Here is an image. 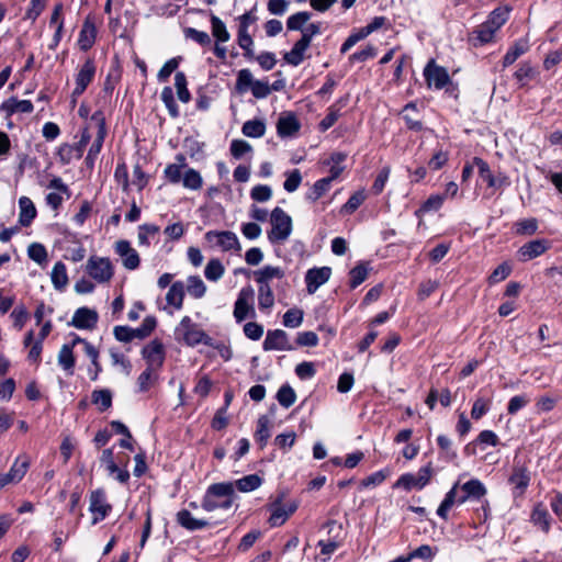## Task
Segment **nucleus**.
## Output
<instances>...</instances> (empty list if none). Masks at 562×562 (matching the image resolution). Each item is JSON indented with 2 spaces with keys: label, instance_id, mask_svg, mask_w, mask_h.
I'll list each match as a JSON object with an SVG mask.
<instances>
[{
  "label": "nucleus",
  "instance_id": "obj_1",
  "mask_svg": "<svg viewBox=\"0 0 562 562\" xmlns=\"http://www.w3.org/2000/svg\"><path fill=\"white\" fill-rule=\"evenodd\" d=\"M235 498L236 494L233 482L214 483L206 488L201 507L205 512L227 510L232 507Z\"/></svg>",
  "mask_w": 562,
  "mask_h": 562
},
{
  "label": "nucleus",
  "instance_id": "obj_2",
  "mask_svg": "<svg viewBox=\"0 0 562 562\" xmlns=\"http://www.w3.org/2000/svg\"><path fill=\"white\" fill-rule=\"evenodd\" d=\"M322 33V24L319 22L310 23L302 30L301 38L294 44L292 49L284 54V60L291 66H299L304 60V54L311 45L314 36Z\"/></svg>",
  "mask_w": 562,
  "mask_h": 562
},
{
  "label": "nucleus",
  "instance_id": "obj_3",
  "mask_svg": "<svg viewBox=\"0 0 562 562\" xmlns=\"http://www.w3.org/2000/svg\"><path fill=\"white\" fill-rule=\"evenodd\" d=\"M271 231L268 238L272 244L284 243L292 233V218L281 207L277 206L270 215Z\"/></svg>",
  "mask_w": 562,
  "mask_h": 562
},
{
  "label": "nucleus",
  "instance_id": "obj_4",
  "mask_svg": "<svg viewBox=\"0 0 562 562\" xmlns=\"http://www.w3.org/2000/svg\"><path fill=\"white\" fill-rule=\"evenodd\" d=\"M86 273L97 283H109L114 276V266L108 257L90 256L85 267Z\"/></svg>",
  "mask_w": 562,
  "mask_h": 562
},
{
  "label": "nucleus",
  "instance_id": "obj_5",
  "mask_svg": "<svg viewBox=\"0 0 562 562\" xmlns=\"http://www.w3.org/2000/svg\"><path fill=\"white\" fill-rule=\"evenodd\" d=\"M284 494H280L268 506L270 517L268 522L271 527L282 526L299 508L297 501H289L283 503Z\"/></svg>",
  "mask_w": 562,
  "mask_h": 562
},
{
  "label": "nucleus",
  "instance_id": "obj_6",
  "mask_svg": "<svg viewBox=\"0 0 562 562\" xmlns=\"http://www.w3.org/2000/svg\"><path fill=\"white\" fill-rule=\"evenodd\" d=\"M176 334L190 347H194L199 344L211 345V338L198 324H194L189 316H184L181 319L176 329Z\"/></svg>",
  "mask_w": 562,
  "mask_h": 562
},
{
  "label": "nucleus",
  "instance_id": "obj_7",
  "mask_svg": "<svg viewBox=\"0 0 562 562\" xmlns=\"http://www.w3.org/2000/svg\"><path fill=\"white\" fill-rule=\"evenodd\" d=\"M459 504L465 502H482V509L485 518L487 517L488 502L485 499L487 494L486 486L477 479H471L460 486Z\"/></svg>",
  "mask_w": 562,
  "mask_h": 562
},
{
  "label": "nucleus",
  "instance_id": "obj_8",
  "mask_svg": "<svg viewBox=\"0 0 562 562\" xmlns=\"http://www.w3.org/2000/svg\"><path fill=\"white\" fill-rule=\"evenodd\" d=\"M205 239L212 247H217L223 251H239L241 249L237 235L231 231H210L205 234Z\"/></svg>",
  "mask_w": 562,
  "mask_h": 562
},
{
  "label": "nucleus",
  "instance_id": "obj_9",
  "mask_svg": "<svg viewBox=\"0 0 562 562\" xmlns=\"http://www.w3.org/2000/svg\"><path fill=\"white\" fill-rule=\"evenodd\" d=\"M430 476V467H423L416 474L405 473L401 475L395 482L394 487L404 488L405 491L413 488L422 490L429 482Z\"/></svg>",
  "mask_w": 562,
  "mask_h": 562
},
{
  "label": "nucleus",
  "instance_id": "obj_10",
  "mask_svg": "<svg viewBox=\"0 0 562 562\" xmlns=\"http://www.w3.org/2000/svg\"><path fill=\"white\" fill-rule=\"evenodd\" d=\"M30 468V458L25 454L19 456L7 473L0 474V490L9 484H18L25 476Z\"/></svg>",
  "mask_w": 562,
  "mask_h": 562
},
{
  "label": "nucleus",
  "instance_id": "obj_11",
  "mask_svg": "<svg viewBox=\"0 0 562 562\" xmlns=\"http://www.w3.org/2000/svg\"><path fill=\"white\" fill-rule=\"evenodd\" d=\"M424 77L429 89L440 90L450 81L446 68L438 66L432 59L424 68Z\"/></svg>",
  "mask_w": 562,
  "mask_h": 562
},
{
  "label": "nucleus",
  "instance_id": "obj_12",
  "mask_svg": "<svg viewBox=\"0 0 562 562\" xmlns=\"http://www.w3.org/2000/svg\"><path fill=\"white\" fill-rule=\"evenodd\" d=\"M89 501V510L93 515L92 525H95L108 516L112 507L106 503L105 493L101 488L92 491Z\"/></svg>",
  "mask_w": 562,
  "mask_h": 562
},
{
  "label": "nucleus",
  "instance_id": "obj_13",
  "mask_svg": "<svg viewBox=\"0 0 562 562\" xmlns=\"http://www.w3.org/2000/svg\"><path fill=\"white\" fill-rule=\"evenodd\" d=\"M252 297L254 290L248 286L240 290L234 306V317L238 323L247 318L249 314L251 316L255 315V310L251 305Z\"/></svg>",
  "mask_w": 562,
  "mask_h": 562
},
{
  "label": "nucleus",
  "instance_id": "obj_14",
  "mask_svg": "<svg viewBox=\"0 0 562 562\" xmlns=\"http://www.w3.org/2000/svg\"><path fill=\"white\" fill-rule=\"evenodd\" d=\"M99 315L95 310L89 307H79L75 311L69 323L77 329L92 330L97 327Z\"/></svg>",
  "mask_w": 562,
  "mask_h": 562
},
{
  "label": "nucleus",
  "instance_id": "obj_15",
  "mask_svg": "<svg viewBox=\"0 0 562 562\" xmlns=\"http://www.w3.org/2000/svg\"><path fill=\"white\" fill-rule=\"evenodd\" d=\"M142 355L146 360L147 368H150V370H159L162 367L165 350L159 340L155 339L146 345L142 350Z\"/></svg>",
  "mask_w": 562,
  "mask_h": 562
},
{
  "label": "nucleus",
  "instance_id": "obj_16",
  "mask_svg": "<svg viewBox=\"0 0 562 562\" xmlns=\"http://www.w3.org/2000/svg\"><path fill=\"white\" fill-rule=\"evenodd\" d=\"M115 252L121 257L122 265L127 270H135L139 267L140 258L138 252L131 246L130 241L121 239L114 245Z\"/></svg>",
  "mask_w": 562,
  "mask_h": 562
},
{
  "label": "nucleus",
  "instance_id": "obj_17",
  "mask_svg": "<svg viewBox=\"0 0 562 562\" xmlns=\"http://www.w3.org/2000/svg\"><path fill=\"white\" fill-rule=\"evenodd\" d=\"M263 350H281L291 351L294 350V346L290 342L288 334L282 329L268 330L266 339L263 341Z\"/></svg>",
  "mask_w": 562,
  "mask_h": 562
},
{
  "label": "nucleus",
  "instance_id": "obj_18",
  "mask_svg": "<svg viewBox=\"0 0 562 562\" xmlns=\"http://www.w3.org/2000/svg\"><path fill=\"white\" fill-rule=\"evenodd\" d=\"M508 482L514 487V496H521L530 483V473L528 469L524 465L515 464Z\"/></svg>",
  "mask_w": 562,
  "mask_h": 562
},
{
  "label": "nucleus",
  "instance_id": "obj_19",
  "mask_svg": "<svg viewBox=\"0 0 562 562\" xmlns=\"http://www.w3.org/2000/svg\"><path fill=\"white\" fill-rule=\"evenodd\" d=\"M95 75V65L92 59H87L79 68L76 75V87L72 91L74 95H80L93 80Z\"/></svg>",
  "mask_w": 562,
  "mask_h": 562
},
{
  "label": "nucleus",
  "instance_id": "obj_20",
  "mask_svg": "<svg viewBox=\"0 0 562 562\" xmlns=\"http://www.w3.org/2000/svg\"><path fill=\"white\" fill-rule=\"evenodd\" d=\"M331 274L329 267L313 268L310 269L305 274L306 290L310 294H313L317 289L326 283Z\"/></svg>",
  "mask_w": 562,
  "mask_h": 562
},
{
  "label": "nucleus",
  "instance_id": "obj_21",
  "mask_svg": "<svg viewBox=\"0 0 562 562\" xmlns=\"http://www.w3.org/2000/svg\"><path fill=\"white\" fill-rule=\"evenodd\" d=\"M549 249V241L546 239H535L522 245L518 255L521 261H528L544 254Z\"/></svg>",
  "mask_w": 562,
  "mask_h": 562
},
{
  "label": "nucleus",
  "instance_id": "obj_22",
  "mask_svg": "<svg viewBox=\"0 0 562 562\" xmlns=\"http://www.w3.org/2000/svg\"><path fill=\"white\" fill-rule=\"evenodd\" d=\"M301 128V124L292 112L282 114L277 123V132L280 137H291Z\"/></svg>",
  "mask_w": 562,
  "mask_h": 562
},
{
  "label": "nucleus",
  "instance_id": "obj_23",
  "mask_svg": "<svg viewBox=\"0 0 562 562\" xmlns=\"http://www.w3.org/2000/svg\"><path fill=\"white\" fill-rule=\"evenodd\" d=\"M91 120H92V122H95L97 134H95V138H94L91 147L89 148L88 153H90L91 156H98L102 149L103 142L106 136L105 120H104L102 112L93 113L91 116Z\"/></svg>",
  "mask_w": 562,
  "mask_h": 562
},
{
  "label": "nucleus",
  "instance_id": "obj_24",
  "mask_svg": "<svg viewBox=\"0 0 562 562\" xmlns=\"http://www.w3.org/2000/svg\"><path fill=\"white\" fill-rule=\"evenodd\" d=\"M530 521L539 527L543 532L548 533L551 528L552 518L548 509L541 504H537L531 513Z\"/></svg>",
  "mask_w": 562,
  "mask_h": 562
},
{
  "label": "nucleus",
  "instance_id": "obj_25",
  "mask_svg": "<svg viewBox=\"0 0 562 562\" xmlns=\"http://www.w3.org/2000/svg\"><path fill=\"white\" fill-rule=\"evenodd\" d=\"M177 522L190 531L200 530L210 526L207 520L194 518L192 514L187 509L178 512Z\"/></svg>",
  "mask_w": 562,
  "mask_h": 562
},
{
  "label": "nucleus",
  "instance_id": "obj_26",
  "mask_svg": "<svg viewBox=\"0 0 562 562\" xmlns=\"http://www.w3.org/2000/svg\"><path fill=\"white\" fill-rule=\"evenodd\" d=\"M19 207H20V214H19V223L26 227L29 226L32 221L36 216V207L32 200L27 196H21L19 200Z\"/></svg>",
  "mask_w": 562,
  "mask_h": 562
},
{
  "label": "nucleus",
  "instance_id": "obj_27",
  "mask_svg": "<svg viewBox=\"0 0 562 562\" xmlns=\"http://www.w3.org/2000/svg\"><path fill=\"white\" fill-rule=\"evenodd\" d=\"M510 7L502 5L494 9L487 20L486 23L494 32H497L508 20L510 13Z\"/></svg>",
  "mask_w": 562,
  "mask_h": 562
},
{
  "label": "nucleus",
  "instance_id": "obj_28",
  "mask_svg": "<svg viewBox=\"0 0 562 562\" xmlns=\"http://www.w3.org/2000/svg\"><path fill=\"white\" fill-rule=\"evenodd\" d=\"M284 271L280 267L265 266L254 271V278L258 284H270L272 279H282Z\"/></svg>",
  "mask_w": 562,
  "mask_h": 562
},
{
  "label": "nucleus",
  "instance_id": "obj_29",
  "mask_svg": "<svg viewBox=\"0 0 562 562\" xmlns=\"http://www.w3.org/2000/svg\"><path fill=\"white\" fill-rule=\"evenodd\" d=\"M494 32L486 23L479 25L470 35V41L474 46L484 45L494 41Z\"/></svg>",
  "mask_w": 562,
  "mask_h": 562
},
{
  "label": "nucleus",
  "instance_id": "obj_30",
  "mask_svg": "<svg viewBox=\"0 0 562 562\" xmlns=\"http://www.w3.org/2000/svg\"><path fill=\"white\" fill-rule=\"evenodd\" d=\"M97 30L94 24L86 20L79 34L78 44L82 50H88L92 47L95 40Z\"/></svg>",
  "mask_w": 562,
  "mask_h": 562
},
{
  "label": "nucleus",
  "instance_id": "obj_31",
  "mask_svg": "<svg viewBox=\"0 0 562 562\" xmlns=\"http://www.w3.org/2000/svg\"><path fill=\"white\" fill-rule=\"evenodd\" d=\"M403 119L409 130L420 131L423 128V124L419 120L418 109L416 103L411 102L406 104L402 111Z\"/></svg>",
  "mask_w": 562,
  "mask_h": 562
},
{
  "label": "nucleus",
  "instance_id": "obj_32",
  "mask_svg": "<svg viewBox=\"0 0 562 562\" xmlns=\"http://www.w3.org/2000/svg\"><path fill=\"white\" fill-rule=\"evenodd\" d=\"M50 279H52V283H53L54 288L57 291H64L65 288L67 286V284H68L67 268L61 261H58L54 265V267L52 269V273H50Z\"/></svg>",
  "mask_w": 562,
  "mask_h": 562
},
{
  "label": "nucleus",
  "instance_id": "obj_33",
  "mask_svg": "<svg viewBox=\"0 0 562 562\" xmlns=\"http://www.w3.org/2000/svg\"><path fill=\"white\" fill-rule=\"evenodd\" d=\"M184 299V284L181 281L172 283L166 295V301L169 305L180 310Z\"/></svg>",
  "mask_w": 562,
  "mask_h": 562
},
{
  "label": "nucleus",
  "instance_id": "obj_34",
  "mask_svg": "<svg viewBox=\"0 0 562 562\" xmlns=\"http://www.w3.org/2000/svg\"><path fill=\"white\" fill-rule=\"evenodd\" d=\"M234 483V490L237 488L241 493L252 492L259 488L262 484V477L258 474H249L241 479L236 480Z\"/></svg>",
  "mask_w": 562,
  "mask_h": 562
},
{
  "label": "nucleus",
  "instance_id": "obj_35",
  "mask_svg": "<svg viewBox=\"0 0 562 562\" xmlns=\"http://www.w3.org/2000/svg\"><path fill=\"white\" fill-rule=\"evenodd\" d=\"M529 48L528 40L520 38L518 40L513 47L508 49L503 59L504 67H507L514 64L522 54H525Z\"/></svg>",
  "mask_w": 562,
  "mask_h": 562
},
{
  "label": "nucleus",
  "instance_id": "obj_36",
  "mask_svg": "<svg viewBox=\"0 0 562 562\" xmlns=\"http://www.w3.org/2000/svg\"><path fill=\"white\" fill-rule=\"evenodd\" d=\"M75 356L72 352V346H69L68 344H65L61 346L59 352H58V364L68 373H74L75 368Z\"/></svg>",
  "mask_w": 562,
  "mask_h": 562
},
{
  "label": "nucleus",
  "instance_id": "obj_37",
  "mask_svg": "<svg viewBox=\"0 0 562 562\" xmlns=\"http://www.w3.org/2000/svg\"><path fill=\"white\" fill-rule=\"evenodd\" d=\"M270 435V419L268 416L262 415L257 420V430L255 432V439L262 448L267 445Z\"/></svg>",
  "mask_w": 562,
  "mask_h": 562
},
{
  "label": "nucleus",
  "instance_id": "obj_38",
  "mask_svg": "<svg viewBox=\"0 0 562 562\" xmlns=\"http://www.w3.org/2000/svg\"><path fill=\"white\" fill-rule=\"evenodd\" d=\"M241 132L247 137L259 138L266 133V124L262 120H249L244 123Z\"/></svg>",
  "mask_w": 562,
  "mask_h": 562
},
{
  "label": "nucleus",
  "instance_id": "obj_39",
  "mask_svg": "<svg viewBox=\"0 0 562 562\" xmlns=\"http://www.w3.org/2000/svg\"><path fill=\"white\" fill-rule=\"evenodd\" d=\"M3 109L9 113H31L34 108L30 100L11 98L3 103Z\"/></svg>",
  "mask_w": 562,
  "mask_h": 562
},
{
  "label": "nucleus",
  "instance_id": "obj_40",
  "mask_svg": "<svg viewBox=\"0 0 562 562\" xmlns=\"http://www.w3.org/2000/svg\"><path fill=\"white\" fill-rule=\"evenodd\" d=\"M186 289L194 299H201L205 295L206 285L199 276H191L187 279Z\"/></svg>",
  "mask_w": 562,
  "mask_h": 562
},
{
  "label": "nucleus",
  "instance_id": "obj_41",
  "mask_svg": "<svg viewBox=\"0 0 562 562\" xmlns=\"http://www.w3.org/2000/svg\"><path fill=\"white\" fill-rule=\"evenodd\" d=\"M312 14L307 11H301L290 15L286 20V27L290 31H301L305 29V24L310 21Z\"/></svg>",
  "mask_w": 562,
  "mask_h": 562
},
{
  "label": "nucleus",
  "instance_id": "obj_42",
  "mask_svg": "<svg viewBox=\"0 0 562 562\" xmlns=\"http://www.w3.org/2000/svg\"><path fill=\"white\" fill-rule=\"evenodd\" d=\"M330 186L331 182H329V179L322 178L317 180L312 189L306 193V200L316 202L330 189Z\"/></svg>",
  "mask_w": 562,
  "mask_h": 562
},
{
  "label": "nucleus",
  "instance_id": "obj_43",
  "mask_svg": "<svg viewBox=\"0 0 562 562\" xmlns=\"http://www.w3.org/2000/svg\"><path fill=\"white\" fill-rule=\"evenodd\" d=\"M187 77L183 72L178 71L175 76V87L179 100L183 103H188L191 100V93L187 87Z\"/></svg>",
  "mask_w": 562,
  "mask_h": 562
},
{
  "label": "nucleus",
  "instance_id": "obj_44",
  "mask_svg": "<svg viewBox=\"0 0 562 562\" xmlns=\"http://www.w3.org/2000/svg\"><path fill=\"white\" fill-rule=\"evenodd\" d=\"M225 272V268L218 259H211L205 269L204 276L209 281H218Z\"/></svg>",
  "mask_w": 562,
  "mask_h": 562
},
{
  "label": "nucleus",
  "instance_id": "obj_45",
  "mask_svg": "<svg viewBox=\"0 0 562 562\" xmlns=\"http://www.w3.org/2000/svg\"><path fill=\"white\" fill-rule=\"evenodd\" d=\"M91 400L101 412L106 411L112 405V393L109 390H95L91 394Z\"/></svg>",
  "mask_w": 562,
  "mask_h": 562
},
{
  "label": "nucleus",
  "instance_id": "obj_46",
  "mask_svg": "<svg viewBox=\"0 0 562 562\" xmlns=\"http://www.w3.org/2000/svg\"><path fill=\"white\" fill-rule=\"evenodd\" d=\"M274 304V296L270 284H259L258 288V305L261 310L272 307Z\"/></svg>",
  "mask_w": 562,
  "mask_h": 562
},
{
  "label": "nucleus",
  "instance_id": "obj_47",
  "mask_svg": "<svg viewBox=\"0 0 562 562\" xmlns=\"http://www.w3.org/2000/svg\"><path fill=\"white\" fill-rule=\"evenodd\" d=\"M456 495H457V482L451 486L450 491L447 493L445 499L440 504V506L437 509V515L442 518H448V512L452 508V506L456 503Z\"/></svg>",
  "mask_w": 562,
  "mask_h": 562
},
{
  "label": "nucleus",
  "instance_id": "obj_48",
  "mask_svg": "<svg viewBox=\"0 0 562 562\" xmlns=\"http://www.w3.org/2000/svg\"><path fill=\"white\" fill-rule=\"evenodd\" d=\"M277 400L281 406L289 408L296 401L295 391L289 384H284L278 390Z\"/></svg>",
  "mask_w": 562,
  "mask_h": 562
},
{
  "label": "nucleus",
  "instance_id": "obj_49",
  "mask_svg": "<svg viewBox=\"0 0 562 562\" xmlns=\"http://www.w3.org/2000/svg\"><path fill=\"white\" fill-rule=\"evenodd\" d=\"M158 370H150V368H146L145 371H143L138 379H137V385L139 392H146L150 389L151 385L157 381Z\"/></svg>",
  "mask_w": 562,
  "mask_h": 562
},
{
  "label": "nucleus",
  "instance_id": "obj_50",
  "mask_svg": "<svg viewBox=\"0 0 562 562\" xmlns=\"http://www.w3.org/2000/svg\"><path fill=\"white\" fill-rule=\"evenodd\" d=\"M160 99L164 102L165 106L167 108L169 114L171 117H178L179 116V108L176 103L173 91L171 87H165L160 93Z\"/></svg>",
  "mask_w": 562,
  "mask_h": 562
},
{
  "label": "nucleus",
  "instance_id": "obj_51",
  "mask_svg": "<svg viewBox=\"0 0 562 562\" xmlns=\"http://www.w3.org/2000/svg\"><path fill=\"white\" fill-rule=\"evenodd\" d=\"M212 34L217 42H227L229 40V33L224 22L216 15L211 18Z\"/></svg>",
  "mask_w": 562,
  "mask_h": 562
},
{
  "label": "nucleus",
  "instance_id": "obj_52",
  "mask_svg": "<svg viewBox=\"0 0 562 562\" xmlns=\"http://www.w3.org/2000/svg\"><path fill=\"white\" fill-rule=\"evenodd\" d=\"M256 79L249 69H241L238 71L237 80H236V90L240 93L246 92L251 88Z\"/></svg>",
  "mask_w": 562,
  "mask_h": 562
},
{
  "label": "nucleus",
  "instance_id": "obj_53",
  "mask_svg": "<svg viewBox=\"0 0 562 562\" xmlns=\"http://www.w3.org/2000/svg\"><path fill=\"white\" fill-rule=\"evenodd\" d=\"M182 182L183 187L190 190H199L203 184L201 175L194 169L184 172Z\"/></svg>",
  "mask_w": 562,
  "mask_h": 562
},
{
  "label": "nucleus",
  "instance_id": "obj_54",
  "mask_svg": "<svg viewBox=\"0 0 562 562\" xmlns=\"http://www.w3.org/2000/svg\"><path fill=\"white\" fill-rule=\"evenodd\" d=\"M390 473H391V471L389 469H383V470L376 471V472L370 474L369 476H367L366 479H363L360 483V486L361 487L378 486L386 480V477L390 475Z\"/></svg>",
  "mask_w": 562,
  "mask_h": 562
},
{
  "label": "nucleus",
  "instance_id": "obj_55",
  "mask_svg": "<svg viewBox=\"0 0 562 562\" xmlns=\"http://www.w3.org/2000/svg\"><path fill=\"white\" fill-rule=\"evenodd\" d=\"M157 325L156 318L147 316L144 318L142 325L138 328H133L135 338L144 339L148 337Z\"/></svg>",
  "mask_w": 562,
  "mask_h": 562
},
{
  "label": "nucleus",
  "instance_id": "obj_56",
  "mask_svg": "<svg viewBox=\"0 0 562 562\" xmlns=\"http://www.w3.org/2000/svg\"><path fill=\"white\" fill-rule=\"evenodd\" d=\"M303 322V312L299 308H290L283 315V325L289 328H296Z\"/></svg>",
  "mask_w": 562,
  "mask_h": 562
},
{
  "label": "nucleus",
  "instance_id": "obj_57",
  "mask_svg": "<svg viewBox=\"0 0 562 562\" xmlns=\"http://www.w3.org/2000/svg\"><path fill=\"white\" fill-rule=\"evenodd\" d=\"M159 232V227L153 224H143L138 227V244L140 246H149V236H154Z\"/></svg>",
  "mask_w": 562,
  "mask_h": 562
},
{
  "label": "nucleus",
  "instance_id": "obj_58",
  "mask_svg": "<svg viewBox=\"0 0 562 562\" xmlns=\"http://www.w3.org/2000/svg\"><path fill=\"white\" fill-rule=\"evenodd\" d=\"M366 200V194L363 191L355 192L348 201L342 205L341 212L351 214L353 213Z\"/></svg>",
  "mask_w": 562,
  "mask_h": 562
},
{
  "label": "nucleus",
  "instance_id": "obj_59",
  "mask_svg": "<svg viewBox=\"0 0 562 562\" xmlns=\"http://www.w3.org/2000/svg\"><path fill=\"white\" fill-rule=\"evenodd\" d=\"M27 255L33 261L37 262L38 265H43L47 260L46 248L38 243H33L29 246Z\"/></svg>",
  "mask_w": 562,
  "mask_h": 562
},
{
  "label": "nucleus",
  "instance_id": "obj_60",
  "mask_svg": "<svg viewBox=\"0 0 562 562\" xmlns=\"http://www.w3.org/2000/svg\"><path fill=\"white\" fill-rule=\"evenodd\" d=\"M286 179L283 183V188L288 192H294L299 189L302 182V175L299 169H293L285 173Z\"/></svg>",
  "mask_w": 562,
  "mask_h": 562
},
{
  "label": "nucleus",
  "instance_id": "obj_61",
  "mask_svg": "<svg viewBox=\"0 0 562 562\" xmlns=\"http://www.w3.org/2000/svg\"><path fill=\"white\" fill-rule=\"evenodd\" d=\"M231 154L234 158L239 159L245 154L250 153L252 150L251 145L243 139H234L231 143Z\"/></svg>",
  "mask_w": 562,
  "mask_h": 562
},
{
  "label": "nucleus",
  "instance_id": "obj_62",
  "mask_svg": "<svg viewBox=\"0 0 562 562\" xmlns=\"http://www.w3.org/2000/svg\"><path fill=\"white\" fill-rule=\"evenodd\" d=\"M368 277V268L364 265H358L350 271V286L352 289L360 285Z\"/></svg>",
  "mask_w": 562,
  "mask_h": 562
},
{
  "label": "nucleus",
  "instance_id": "obj_63",
  "mask_svg": "<svg viewBox=\"0 0 562 562\" xmlns=\"http://www.w3.org/2000/svg\"><path fill=\"white\" fill-rule=\"evenodd\" d=\"M250 196L257 202H266L271 199L272 190L269 186L258 184L251 189Z\"/></svg>",
  "mask_w": 562,
  "mask_h": 562
},
{
  "label": "nucleus",
  "instance_id": "obj_64",
  "mask_svg": "<svg viewBox=\"0 0 562 562\" xmlns=\"http://www.w3.org/2000/svg\"><path fill=\"white\" fill-rule=\"evenodd\" d=\"M512 271V266L508 262L501 263L490 276L488 280L491 284L498 283L505 280Z\"/></svg>",
  "mask_w": 562,
  "mask_h": 562
}]
</instances>
